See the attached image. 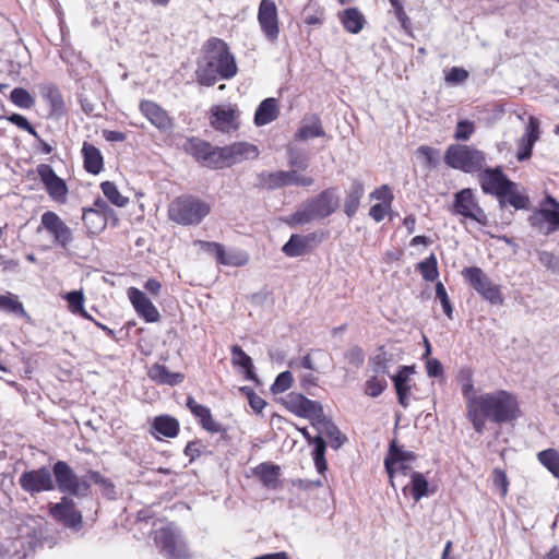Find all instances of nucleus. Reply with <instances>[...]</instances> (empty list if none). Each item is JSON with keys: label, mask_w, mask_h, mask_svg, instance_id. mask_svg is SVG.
<instances>
[{"label": "nucleus", "mask_w": 559, "mask_h": 559, "mask_svg": "<svg viewBox=\"0 0 559 559\" xmlns=\"http://www.w3.org/2000/svg\"><path fill=\"white\" fill-rule=\"evenodd\" d=\"M203 51V58L197 69L200 84L211 86L218 80H230L237 74L235 57L223 39L216 37L209 39Z\"/></svg>", "instance_id": "obj_1"}, {"label": "nucleus", "mask_w": 559, "mask_h": 559, "mask_svg": "<svg viewBox=\"0 0 559 559\" xmlns=\"http://www.w3.org/2000/svg\"><path fill=\"white\" fill-rule=\"evenodd\" d=\"M340 205L337 195L333 189H325L318 195L306 200L295 213L285 222L290 226L305 225L312 221L322 219L332 215Z\"/></svg>", "instance_id": "obj_2"}, {"label": "nucleus", "mask_w": 559, "mask_h": 559, "mask_svg": "<svg viewBox=\"0 0 559 559\" xmlns=\"http://www.w3.org/2000/svg\"><path fill=\"white\" fill-rule=\"evenodd\" d=\"M473 401L483 411L484 416L493 423H508L518 417V401L504 390L480 394Z\"/></svg>", "instance_id": "obj_3"}, {"label": "nucleus", "mask_w": 559, "mask_h": 559, "mask_svg": "<svg viewBox=\"0 0 559 559\" xmlns=\"http://www.w3.org/2000/svg\"><path fill=\"white\" fill-rule=\"evenodd\" d=\"M210 204L192 195L175 199L168 209L169 218L183 226L198 225L210 213Z\"/></svg>", "instance_id": "obj_4"}, {"label": "nucleus", "mask_w": 559, "mask_h": 559, "mask_svg": "<svg viewBox=\"0 0 559 559\" xmlns=\"http://www.w3.org/2000/svg\"><path fill=\"white\" fill-rule=\"evenodd\" d=\"M445 164L464 173L479 171L485 163V154L472 146L462 144L450 145L444 154Z\"/></svg>", "instance_id": "obj_5"}, {"label": "nucleus", "mask_w": 559, "mask_h": 559, "mask_svg": "<svg viewBox=\"0 0 559 559\" xmlns=\"http://www.w3.org/2000/svg\"><path fill=\"white\" fill-rule=\"evenodd\" d=\"M154 539L157 547L167 557L173 559H186L188 557L187 544L175 524L169 523L156 530Z\"/></svg>", "instance_id": "obj_6"}, {"label": "nucleus", "mask_w": 559, "mask_h": 559, "mask_svg": "<svg viewBox=\"0 0 559 559\" xmlns=\"http://www.w3.org/2000/svg\"><path fill=\"white\" fill-rule=\"evenodd\" d=\"M465 281L487 301L501 305L503 297L499 285L492 283L487 274L477 266L466 267L462 272Z\"/></svg>", "instance_id": "obj_7"}, {"label": "nucleus", "mask_w": 559, "mask_h": 559, "mask_svg": "<svg viewBox=\"0 0 559 559\" xmlns=\"http://www.w3.org/2000/svg\"><path fill=\"white\" fill-rule=\"evenodd\" d=\"M452 212L455 215L471 218L480 225H487L488 218L485 211L478 204V201L472 189L465 188L454 194Z\"/></svg>", "instance_id": "obj_8"}, {"label": "nucleus", "mask_w": 559, "mask_h": 559, "mask_svg": "<svg viewBox=\"0 0 559 559\" xmlns=\"http://www.w3.org/2000/svg\"><path fill=\"white\" fill-rule=\"evenodd\" d=\"M259 185L263 188L274 190L285 186L297 185L302 187H310L313 185L314 179L308 176H301L296 169L289 171H263L259 174Z\"/></svg>", "instance_id": "obj_9"}, {"label": "nucleus", "mask_w": 559, "mask_h": 559, "mask_svg": "<svg viewBox=\"0 0 559 559\" xmlns=\"http://www.w3.org/2000/svg\"><path fill=\"white\" fill-rule=\"evenodd\" d=\"M19 484L24 491L33 497L55 489L52 474L46 467L24 472L19 478Z\"/></svg>", "instance_id": "obj_10"}, {"label": "nucleus", "mask_w": 559, "mask_h": 559, "mask_svg": "<svg viewBox=\"0 0 559 559\" xmlns=\"http://www.w3.org/2000/svg\"><path fill=\"white\" fill-rule=\"evenodd\" d=\"M258 23L264 37L272 44L280 36L278 11L273 0H261L258 9Z\"/></svg>", "instance_id": "obj_11"}, {"label": "nucleus", "mask_w": 559, "mask_h": 559, "mask_svg": "<svg viewBox=\"0 0 559 559\" xmlns=\"http://www.w3.org/2000/svg\"><path fill=\"white\" fill-rule=\"evenodd\" d=\"M478 177L483 191L499 198L506 195L515 186L499 167L484 169Z\"/></svg>", "instance_id": "obj_12"}, {"label": "nucleus", "mask_w": 559, "mask_h": 559, "mask_svg": "<svg viewBox=\"0 0 559 559\" xmlns=\"http://www.w3.org/2000/svg\"><path fill=\"white\" fill-rule=\"evenodd\" d=\"M258 155L259 151L257 146L247 142H237L219 147L218 169L242 163L247 159H254Z\"/></svg>", "instance_id": "obj_13"}, {"label": "nucleus", "mask_w": 559, "mask_h": 559, "mask_svg": "<svg viewBox=\"0 0 559 559\" xmlns=\"http://www.w3.org/2000/svg\"><path fill=\"white\" fill-rule=\"evenodd\" d=\"M283 405L290 413L311 420L323 408L321 403L307 399L300 393L290 392L282 399Z\"/></svg>", "instance_id": "obj_14"}, {"label": "nucleus", "mask_w": 559, "mask_h": 559, "mask_svg": "<svg viewBox=\"0 0 559 559\" xmlns=\"http://www.w3.org/2000/svg\"><path fill=\"white\" fill-rule=\"evenodd\" d=\"M185 148L203 166L218 169L219 147H214L205 141L193 138L187 141Z\"/></svg>", "instance_id": "obj_15"}, {"label": "nucleus", "mask_w": 559, "mask_h": 559, "mask_svg": "<svg viewBox=\"0 0 559 559\" xmlns=\"http://www.w3.org/2000/svg\"><path fill=\"white\" fill-rule=\"evenodd\" d=\"M36 170L50 198L57 202H66L68 192L66 181L58 177L47 164L38 165Z\"/></svg>", "instance_id": "obj_16"}, {"label": "nucleus", "mask_w": 559, "mask_h": 559, "mask_svg": "<svg viewBox=\"0 0 559 559\" xmlns=\"http://www.w3.org/2000/svg\"><path fill=\"white\" fill-rule=\"evenodd\" d=\"M41 227L53 238L57 245L67 248L70 239V230L64 222L53 212H45L41 215Z\"/></svg>", "instance_id": "obj_17"}, {"label": "nucleus", "mask_w": 559, "mask_h": 559, "mask_svg": "<svg viewBox=\"0 0 559 559\" xmlns=\"http://www.w3.org/2000/svg\"><path fill=\"white\" fill-rule=\"evenodd\" d=\"M539 136V121L537 118L530 116L525 133L518 141L516 158L519 162L526 160L532 156L533 147Z\"/></svg>", "instance_id": "obj_18"}, {"label": "nucleus", "mask_w": 559, "mask_h": 559, "mask_svg": "<svg viewBox=\"0 0 559 559\" xmlns=\"http://www.w3.org/2000/svg\"><path fill=\"white\" fill-rule=\"evenodd\" d=\"M311 426L318 431V436L323 438L326 437L330 439L331 447L335 450L342 447L344 443L345 437H342L338 428L334 425V423L329 419L324 413L323 408L320 414H317L311 420Z\"/></svg>", "instance_id": "obj_19"}, {"label": "nucleus", "mask_w": 559, "mask_h": 559, "mask_svg": "<svg viewBox=\"0 0 559 559\" xmlns=\"http://www.w3.org/2000/svg\"><path fill=\"white\" fill-rule=\"evenodd\" d=\"M530 222L539 233L548 236L559 230V210L543 206L531 216Z\"/></svg>", "instance_id": "obj_20"}, {"label": "nucleus", "mask_w": 559, "mask_h": 559, "mask_svg": "<svg viewBox=\"0 0 559 559\" xmlns=\"http://www.w3.org/2000/svg\"><path fill=\"white\" fill-rule=\"evenodd\" d=\"M128 296L136 313L146 322H157L159 320L157 308L143 292L131 287L128 292Z\"/></svg>", "instance_id": "obj_21"}, {"label": "nucleus", "mask_w": 559, "mask_h": 559, "mask_svg": "<svg viewBox=\"0 0 559 559\" xmlns=\"http://www.w3.org/2000/svg\"><path fill=\"white\" fill-rule=\"evenodd\" d=\"M237 110L229 105L214 106L211 110V124L216 130L229 132L237 129Z\"/></svg>", "instance_id": "obj_22"}, {"label": "nucleus", "mask_w": 559, "mask_h": 559, "mask_svg": "<svg viewBox=\"0 0 559 559\" xmlns=\"http://www.w3.org/2000/svg\"><path fill=\"white\" fill-rule=\"evenodd\" d=\"M140 110L143 116L158 130L167 131L171 128L173 122L166 110L152 100H142Z\"/></svg>", "instance_id": "obj_23"}, {"label": "nucleus", "mask_w": 559, "mask_h": 559, "mask_svg": "<svg viewBox=\"0 0 559 559\" xmlns=\"http://www.w3.org/2000/svg\"><path fill=\"white\" fill-rule=\"evenodd\" d=\"M202 247L215 253L217 262L224 265L242 266L247 264L249 258L242 251H225L224 247L217 242H201Z\"/></svg>", "instance_id": "obj_24"}, {"label": "nucleus", "mask_w": 559, "mask_h": 559, "mask_svg": "<svg viewBox=\"0 0 559 559\" xmlns=\"http://www.w3.org/2000/svg\"><path fill=\"white\" fill-rule=\"evenodd\" d=\"M186 405L205 430L212 433L223 431L222 425L212 417L210 408L199 404L192 396H188Z\"/></svg>", "instance_id": "obj_25"}, {"label": "nucleus", "mask_w": 559, "mask_h": 559, "mask_svg": "<svg viewBox=\"0 0 559 559\" xmlns=\"http://www.w3.org/2000/svg\"><path fill=\"white\" fill-rule=\"evenodd\" d=\"M298 431L302 435L309 444L314 445L312 450L314 466L318 473L323 474L328 468L325 460L326 443L324 439L321 436L312 437L307 428H298Z\"/></svg>", "instance_id": "obj_26"}, {"label": "nucleus", "mask_w": 559, "mask_h": 559, "mask_svg": "<svg viewBox=\"0 0 559 559\" xmlns=\"http://www.w3.org/2000/svg\"><path fill=\"white\" fill-rule=\"evenodd\" d=\"M147 376L154 382L162 385H177L181 383L185 376L180 372H171L166 366L160 364H154L148 368Z\"/></svg>", "instance_id": "obj_27"}, {"label": "nucleus", "mask_w": 559, "mask_h": 559, "mask_svg": "<svg viewBox=\"0 0 559 559\" xmlns=\"http://www.w3.org/2000/svg\"><path fill=\"white\" fill-rule=\"evenodd\" d=\"M414 372H415L414 366H403V367H401L399 372L392 377V380H393V383H394V386L396 390L399 403L403 407L408 406L407 394L411 390L409 378Z\"/></svg>", "instance_id": "obj_28"}, {"label": "nucleus", "mask_w": 559, "mask_h": 559, "mask_svg": "<svg viewBox=\"0 0 559 559\" xmlns=\"http://www.w3.org/2000/svg\"><path fill=\"white\" fill-rule=\"evenodd\" d=\"M280 114L277 99L270 97L265 98L258 106L254 114V123L258 127L269 124L277 119Z\"/></svg>", "instance_id": "obj_29"}, {"label": "nucleus", "mask_w": 559, "mask_h": 559, "mask_svg": "<svg viewBox=\"0 0 559 559\" xmlns=\"http://www.w3.org/2000/svg\"><path fill=\"white\" fill-rule=\"evenodd\" d=\"M325 132L322 128L321 120L317 115L305 117L301 121V126L296 132V140L307 141L313 138L324 136Z\"/></svg>", "instance_id": "obj_30"}, {"label": "nucleus", "mask_w": 559, "mask_h": 559, "mask_svg": "<svg viewBox=\"0 0 559 559\" xmlns=\"http://www.w3.org/2000/svg\"><path fill=\"white\" fill-rule=\"evenodd\" d=\"M38 92L43 99L51 107V114L58 115L64 109V102L59 88L49 82L37 85Z\"/></svg>", "instance_id": "obj_31"}, {"label": "nucleus", "mask_w": 559, "mask_h": 559, "mask_svg": "<svg viewBox=\"0 0 559 559\" xmlns=\"http://www.w3.org/2000/svg\"><path fill=\"white\" fill-rule=\"evenodd\" d=\"M84 168L87 173L97 175L104 166L100 151L90 143H84L82 147Z\"/></svg>", "instance_id": "obj_32"}, {"label": "nucleus", "mask_w": 559, "mask_h": 559, "mask_svg": "<svg viewBox=\"0 0 559 559\" xmlns=\"http://www.w3.org/2000/svg\"><path fill=\"white\" fill-rule=\"evenodd\" d=\"M311 239H313V235H292L289 240L283 246L282 251L290 258L304 255L309 250Z\"/></svg>", "instance_id": "obj_33"}, {"label": "nucleus", "mask_w": 559, "mask_h": 559, "mask_svg": "<svg viewBox=\"0 0 559 559\" xmlns=\"http://www.w3.org/2000/svg\"><path fill=\"white\" fill-rule=\"evenodd\" d=\"M365 193L364 185L360 180L355 179L352 182V186L346 194L345 203H344V212L348 217H352L356 214L360 200Z\"/></svg>", "instance_id": "obj_34"}, {"label": "nucleus", "mask_w": 559, "mask_h": 559, "mask_svg": "<svg viewBox=\"0 0 559 559\" xmlns=\"http://www.w3.org/2000/svg\"><path fill=\"white\" fill-rule=\"evenodd\" d=\"M152 428L158 435L166 438H175L179 432V423L169 415H160L154 418Z\"/></svg>", "instance_id": "obj_35"}, {"label": "nucleus", "mask_w": 559, "mask_h": 559, "mask_svg": "<svg viewBox=\"0 0 559 559\" xmlns=\"http://www.w3.org/2000/svg\"><path fill=\"white\" fill-rule=\"evenodd\" d=\"M341 21L344 28L352 33L357 34L364 28L365 17L356 8H348L341 14Z\"/></svg>", "instance_id": "obj_36"}, {"label": "nucleus", "mask_w": 559, "mask_h": 559, "mask_svg": "<svg viewBox=\"0 0 559 559\" xmlns=\"http://www.w3.org/2000/svg\"><path fill=\"white\" fill-rule=\"evenodd\" d=\"M254 474L269 488H275L278 484L280 467L276 465L261 463L254 468Z\"/></svg>", "instance_id": "obj_37"}, {"label": "nucleus", "mask_w": 559, "mask_h": 559, "mask_svg": "<svg viewBox=\"0 0 559 559\" xmlns=\"http://www.w3.org/2000/svg\"><path fill=\"white\" fill-rule=\"evenodd\" d=\"M233 364L243 369L247 379H253V362L250 356H248L240 346L234 345L231 347Z\"/></svg>", "instance_id": "obj_38"}, {"label": "nucleus", "mask_w": 559, "mask_h": 559, "mask_svg": "<svg viewBox=\"0 0 559 559\" xmlns=\"http://www.w3.org/2000/svg\"><path fill=\"white\" fill-rule=\"evenodd\" d=\"M49 514L57 521L70 526V501L64 496L60 502L49 504Z\"/></svg>", "instance_id": "obj_39"}, {"label": "nucleus", "mask_w": 559, "mask_h": 559, "mask_svg": "<svg viewBox=\"0 0 559 559\" xmlns=\"http://www.w3.org/2000/svg\"><path fill=\"white\" fill-rule=\"evenodd\" d=\"M100 189L109 202L118 207H123L128 204L129 199L120 193L117 186L111 181H104L100 183Z\"/></svg>", "instance_id": "obj_40"}, {"label": "nucleus", "mask_w": 559, "mask_h": 559, "mask_svg": "<svg viewBox=\"0 0 559 559\" xmlns=\"http://www.w3.org/2000/svg\"><path fill=\"white\" fill-rule=\"evenodd\" d=\"M53 476L60 491H70V467L66 462L59 461L55 464Z\"/></svg>", "instance_id": "obj_41"}, {"label": "nucleus", "mask_w": 559, "mask_h": 559, "mask_svg": "<svg viewBox=\"0 0 559 559\" xmlns=\"http://www.w3.org/2000/svg\"><path fill=\"white\" fill-rule=\"evenodd\" d=\"M82 219L92 234L103 230L106 226V217L97 213V211L84 210Z\"/></svg>", "instance_id": "obj_42"}, {"label": "nucleus", "mask_w": 559, "mask_h": 559, "mask_svg": "<svg viewBox=\"0 0 559 559\" xmlns=\"http://www.w3.org/2000/svg\"><path fill=\"white\" fill-rule=\"evenodd\" d=\"M384 466H385L386 473L391 479V484L393 487H395L394 479L400 474L405 476V475H407L408 472H411V467H409L408 463L401 462L397 459L385 457Z\"/></svg>", "instance_id": "obj_43"}, {"label": "nucleus", "mask_w": 559, "mask_h": 559, "mask_svg": "<svg viewBox=\"0 0 559 559\" xmlns=\"http://www.w3.org/2000/svg\"><path fill=\"white\" fill-rule=\"evenodd\" d=\"M539 462L557 478H559V453L554 449L538 453Z\"/></svg>", "instance_id": "obj_44"}, {"label": "nucleus", "mask_w": 559, "mask_h": 559, "mask_svg": "<svg viewBox=\"0 0 559 559\" xmlns=\"http://www.w3.org/2000/svg\"><path fill=\"white\" fill-rule=\"evenodd\" d=\"M412 496L417 502L428 492V481L426 477L418 473L412 472L411 474Z\"/></svg>", "instance_id": "obj_45"}, {"label": "nucleus", "mask_w": 559, "mask_h": 559, "mask_svg": "<svg viewBox=\"0 0 559 559\" xmlns=\"http://www.w3.org/2000/svg\"><path fill=\"white\" fill-rule=\"evenodd\" d=\"M0 310L14 313L16 316H25L23 305L17 297L12 294L0 295Z\"/></svg>", "instance_id": "obj_46"}, {"label": "nucleus", "mask_w": 559, "mask_h": 559, "mask_svg": "<svg viewBox=\"0 0 559 559\" xmlns=\"http://www.w3.org/2000/svg\"><path fill=\"white\" fill-rule=\"evenodd\" d=\"M88 478L91 481H93L94 485H97L99 487L100 492L108 499H115L117 496L115 485L108 480L105 479L99 473L91 472L88 473Z\"/></svg>", "instance_id": "obj_47"}, {"label": "nucleus", "mask_w": 559, "mask_h": 559, "mask_svg": "<svg viewBox=\"0 0 559 559\" xmlns=\"http://www.w3.org/2000/svg\"><path fill=\"white\" fill-rule=\"evenodd\" d=\"M11 102L24 109H29L35 105V100L32 95L22 87H16L11 92Z\"/></svg>", "instance_id": "obj_48"}, {"label": "nucleus", "mask_w": 559, "mask_h": 559, "mask_svg": "<svg viewBox=\"0 0 559 559\" xmlns=\"http://www.w3.org/2000/svg\"><path fill=\"white\" fill-rule=\"evenodd\" d=\"M467 417L472 421L473 427L476 432L481 433L485 429V418L483 411L474 404V401L469 402V407L467 408Z\"/></svg>", "instance_id": "obj_49"}, {"label": "nucleus", "mask_w": 559, "mask_h": 559, "mask_svg": "<svg viewBox=\"0 0 559 559\" xmlns=\"http://www.w3.org/2000/svg\"><path fill=\"white\" fill-rule=\"evenodd\" d=\"M418 269L426 281L432 282L439 275L437 267V259L433 254H431L426 260L421 261L418 264Z\"/></svg>", "instance_id": "obj_50"}, {"label": "nucleus", "mask_w": 559, "mask_h": 559, "mask_svg": "<svg viewBox=\"0 0 559 559\" xmlns=\"http://www.w3.org/2000/svg\"><path fill=\"white\" fill-rule=\"evenodd\" d=\"M391 361V358L388 356L386 352L382 348L370 359V366L374 373H389L388 364Z\"/></svg>", "instance_id": "obj_51"}, {"label": "nucleus", "mask_w": 559, "mask_h": 559, "mask_svg": "<svg viewBox=\"0 0 559 559\" xmlns=\"http://www.w3.org/2000/svg\"><path fill=\"white\" fill-rule=\"evenodd\" d=\"M287 154H288V164L290 165V167L295 168L297 171L305 170L308 168L309 158L305 153H302L294 147H289L287 151Z\"/></svg>", "instance_id": "obj_52"}, {"label": "nucleus", "mask_w": 559, "mask_h": 559, "mask_svg": "<svg viewBox=\"0 0 559 559\" xmlns=\"http://www.w3.org/2000/svg\"><path fill=\"white\" fill-rule=\"evenodd\" d=\"M293 374L290 371H283L281 372L274 383L271 386V391L273 394L283 393L286 390H288L293 384Z\"/></svg>", "instance_id": "obj_53"}, {"label": "nucleus", "mask_w": 559, "mask_h": 559, "mask_svg": "<svg viewBox=\"0 0 559 559\" xmlns=\"http://www.w3.org/2000/svg\"><path fill=\"white\" fill-rule=\"evenodd\" d=\"M475 132V123L469 120H461L457 122L454 139L457 141H467Z\"/></svg>", "instance_id": "obj_54"}, {"label": "nucleus", "mask_w": 559, "mask_h": 559, "mask_svg": "<svg viewBox=\"0 0 559 559\" xmlns=\"http://www.w3.org/2000/svg\"><path fill=\"white\" fill-rule=\"evenodd\" d=\"M385 388H386L385 379H383V378L380 379L378 377H371L366 382L365 392L367 395H369L371 397H377L384 391Z\"/></svg>", "instance_id": "obj_55"}, {"label": "nucleus", "mask_w": 559, "mask_h": 559, "mask_svg": "<svg viewBox=\"0 0 559 559\" xmlns=\"http://www.w3.org/2000/svg\"><path fill=\"white\" fill-rule=\"evenodd\" d=\"M385 457L397 459L401 462L409 463L411 461L415 460V454L411 451H404L396 444L395 440H393L390 443L389 453Z\"/></svg>", "instance_id": "obj_56"}, {"label": "nucleus", "mask_w": 559, "mask_h": 559, "mask_svg": "<svg viewBox=\"0 0 559 559\" xmlns=\"http://www.w3.org/2000/svg\"><path fill=\"white\" fill-rule=\"evenodd\" d=\"M501 198H506V201L516 210L526 209L528 204V198L514 191L513 188L510 189V192L506 193Z\"/></svg>", "instance_id": "obj_57"}, {"label": "nucleus", "mask_w": 559, "mask_h": 559, "mask_svg": "<svg viewBox=\"0 0 559 559\" xmlns=\"http://www.w3.org/2000/svg\"><path fill=\"white\" fill-rule=\"evenodd\" d=\"M93 481L90 480L88 474L84 479H80L72 474V496H86Z\"/></svg>", "instance_id": "obj_58"}, {"label": "nucleus", "mask_w": 559, "mask_h": 559, "mask_svg": "<svg viewBox=\"0 0 559 559\" xmlns=\"http://www.w3.org/2000/svg\"><path fill=\"white\" fill-rule=\"evenodd\" d=\"M1 119H7L8 121L14 123L19 128L27 131L33 136L38 138V134H37L36 130L29 124L27 119L25 117H23L22 115L12 114V115H10L8 117H0V120Z\"/></svg>", "instance_id": "obj_59"}, {"label": "nucleus", "mask_w": 559, "mask_h": 559, "mask_svg": "<svg viewBox=\"0 0 559 559\" xmlns=\"http://www.w3.org/2000/svg\"><path fill=\"white\" fill-rule=\"evenodd\" d=\"M416 154L428 166L433 167L437 164L438 152L429 146H419Z\"/></svg>", "instance_id": "obj_60"}, {"label": "nucleus", "mask_w": 559, "mask_h": 559, "mask_svg": "<svg viewBox=\"0 0 559 559\" xmlns=\"http://www.w3.org/2000/svg\"><path fill=\"white\" fill-rule=\"evenodd\" d=\"M436 297L440 300L443 312L447 314V317H452V306L450 302V299L448 297L447 290L444 285L439 282L436 285Z\"/></svg>", "instance_id": "obj_61"}, {"label": "nucleus", "mask_w": 559, "mask_h": 559, "mask_svg": "<svg viewBox=\"0 0 559 559\" xmlns=\"http://www.w3.org/2000/svg\"><path fill=\"white\" fill-rule=\"evenodd\" d=\"M84 296L80 290H72V313L80 314L81 317L93 320V318L83 308Z\"/></svg>", "instance_id": "obj_62"}, {"label": "nucleus", "mask_w": 559, "mask_h": 559, "mask_svg": "<svg viewBox=\"0 0 559 559\" xmlns=\"http://www.w3.org/2000/svg\"><path fill=\"white\" fill-rule=\"evenodd\" d=\"M344 357L349 365L355 367L361 366L365 360L364 352L357 346L350 347L348 350H346Z\"/></svg>", "instance_id": "obj_63"}, {"label": "nucleus", "mask_w": 559, "mask_h": 559, "mask_svg": "<svg viewBox=\"0 0 559 559\" xmlns=\"http://www.w3.org/2000/svg\"><path fill=\"white\" fill-rule=\"evenodd\" d=\"M493 485L500 490L502 497L507 495L509 481L502 469H493Z\"/></svg>", "instance_id": "obj_64"}]
</instances>
